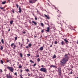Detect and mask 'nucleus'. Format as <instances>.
<instances>
[{
    "instance_id": "obj_52",
    "label": "nucleus",
    "mask_w": 78,
    "mask_h": 78,
    "mask_svg": "<svg viewBox=\"0 0 78 78\" xmlns=\"http://www.w3.org/2000/svg\"><path fill=\"white\" fill-rule=\"evenodd\" d=\"M68 70H72V69H69Z\"/></svg>"
},
{
    "instance_id": "obj_15",
    "label": "nucleus",
    "mask_w": 78,
    "mask_h": 78,
    "mask_svg": "<svg viewBox=\"0 0 78 78\" xmlns=\"http://www.w3.org/2000/svg\"><path fill=\"white\" fill-rule=\"evenodd\" d=\"M1 42H2V44H4V40L3 39H2L1 40Z\"/></svg>"
},
{
    "instance_id": "obj_58",
    "label": "nucleus",
    "mask_w": 78,
    "mask_h": 78,
    "mask_svg": "<svg viewBox=\"0 0 78 78\" xmlns=\"http://www.w3.org/2000/svg\"><path fill=\"white\" fill-rule=\"evenodd\" d=\"M28 76H30V74H29L28 75Z\"/></svg>"
},
{
    "instance_id": "obj_14",
    "label": "nucleus",
    "mask_w": 78,
    "mask_h": 78,
    "mask_svg": "<svg viewBox=\"0 0 78 78\" xmlns=\"http://www.w3.org/2000/svg\"><path fill=\"white\" fill-rule=\"evenodd\" d=\"M29 47H30V48H31V46H32V44H31L30 43L28 45Z\"/></svg>"
},
{
    "instance_id": "obj_23",
    "label": "nucleus",
    "mask_w": 78,
    "mask_h": 78,
    "mask_svg": "<svg viewBox=\"0 0 78 78\" xmlns=\"http://www.w3.org/2000/svg\"><path fill=\"white\" fill-rule=\"evenodd\" d=\"M56 67L55 66H54L53 65H52L50 66V67Z\"/></svg>"
},
{
    "instance_id": "obj_35",
    "label": "nucleus",
    "mask_w": 78,
    "mask_h": 78,
    "mask_svg": "<svg viewBox=\"0 0 78 78\" xmlns=\"http://www.w3.org/2000/svg\"><path fill=\"white\" fill-rule=\"evenodd\" d=\"M16 6L17 8H19V5H18V4H16Z\"/></svg>"
},
{
    "instance_id": "obj_1",
    "label": "nucleus",
    "mask_w": 78,
    "mask_h": 78,
    "mask_svg": "<svg viewBox=\"0 0 78 78\" xmlns=\"http://www.w3.org/2000/svg\"><path fill=\"white\" fill-rule=\"evenodd\" d=\"M68 61V59H66L65 58H63L62 60H61L60 62V64L61 66H65V64L67 63Z\"/></svg>"
},
{
    "instance_id": "obj_61",
    "label": "nucleus",
    "mask_w": 78,
    "mask_h": 78,
    "mask_svg": "<svg viewBox=\"0 0 78 78\" xmlns=\"http://www.w3.org/2000/svg\"><path fill=\"white\" fill-rule=\"evenodd\" d=\"M22 45H23V44H21V47H22Z\"/></svg>"
},
{
    "instance_id": "obj_24",
    "label": "nucleus",
    "mask_w": 78,
    "mask_h": 78,
    "mask_svg": "<svg viewBox=\"0 0 78 78\" xmlns=\"http://www.w3.org/2000/svg\"><path fill=\"white\" fill-rule=\"evenodd\" d=\"M25 70L26 71V72H28L30 70H29V69H26Z\"/></svg>"
},
{
    "instance_id": "obj_17",
    "label": "nucleus",
    "mask_w": 78,
    "mask_h": 78,
    "mask_svg": "<svg viewBox=\"0 0 78 78\" xmlns=\"http://www.w3.org/2000/svg\"><path fill=\"white\" fill-rule=\"evenodd\" d=\"M58 75L61 76V72H58Z\"/></svg>"
},
{
    "instance_id": "obj_37",
    "label": "nucleus",
    "mask_w": 78,
    "mask_h": 78,
    "mask_svg": "<svg viewBox=\"0 0 78 78\" xmlns=\"http://www.w3.org/2000/svg\"><path fill=\"white\" fill-rule=\"evenodd\" d=\"M36 57L38 58V57H39V55H36Z\"/></svg>"
},
{
    "instance_id": "obj_47",
    "label": "nucleus",
    "mask_w": 78,
    "mask_h": 78,
    "mask_svg": "<svg viewBox=\"0 0 78 78\" xmlns=\"http://www.w3.org/2000/svg\"><path fill=\"white\" fill-rule=\"evenodd\" d=\"M20 72L21 73H22V72H23V70H22V69H21L20 70Z\"/></svg>"
},
{
    "instance_id": "obj_59",
    "label": "nucleus",
    "mask_w": 78,
    "mask_h": 78,
    "mask_svg": "<svg viewBox=\"0 0 78 78\" xmlns=\"http://www.w3.org/2000/svg\"><path fill=\"white\" fill-rule=\"evenodd\" d=\"M41 67H44V66L43 65L41 66Z\"/></svg>"
},
{
    "instance_id": "obj_11",
    "label": "nucleus",
    "mask_w": 78,
    "mask_h": 78,
    "mask_svg": "<svg viewBox=\"0 0 78 78\" xmlns=\"http://www.w3.org/2000/svg\"><path fill=\"white\" fill-rule=\"evenodd\" d=\"M19 13H20L22 11V9H21V8L19 7Z\"/></svg>"
},
{
    "instance_id": "obj_20",
    "label": "nucleus",
    "mask_w": 78,
    "mask_h": 78,
    "mask_svg": "<svg viewBox=\"0 0 78 78\" xmlns=\"http://www.w3.org/2000/svg\"><path fill=\"white\" fill-rule=\"evenodd\" d=\"M6 1H4V2H2V5H5V4H6Z\"/></svg>"
},
{
    "instance_id": "obj_36",
    "label": "nucleus",
    "mask_w": 78,
    "mask_h": 78,
    "mask_svg": "<svg viewBox=\"0 0 78 78\" xmlns=\"http://www.w3.org/2000/svg\"><path fill=\"white\" fill-rule=\"evenodd\" d=\"M27 55L28 56H30V54H27Z\"/></svg>"
},
{
    "instance_id": "obj_63",
    "label": "nucleus",
    "mask_w": 78,
    "mask_h": 78,
    "mask_svg": "<svg viewBox=\"0 0 78 78\" xmlns=\"http://www.w3.org/2000/svg\"><path fill=\"white\" fill-rule=\"evenodd\" d=\"M40 78H42V77H40Z\"/></svg>"
},
{
    "instance_id": "obj_44",
    "label": "nucleus",
    "mask_w": 78,
    "mask_h": 78,
    "mask_svg": "<svg viewBox=\"0 0 78 78\" xmlns=\"http://www.w3.org/2000/svg\"><path fill=\"white\" fill-rule=\"evenodd\" d=\"M14 48H16V44L14 45Z\"/></svg>"
},
{
    "instance_id": "obj_8",
    "label": "nucleus",
    "mask_w": 78,
    "mask_h": 78,
    "mask_svg": "<svg viewBox=\"0 0 78 78\" xmlns=\"http://www.w3.org/2000/svg\"><path fill=\"white\" fill-rule=\"evenodd\" d=\"M32 23H33V24H34V25H37V22H35V21L34 20L32 21Z\"/></svg>"
},
{
    "instance_id": "obj_6",
    "label": "nucleus",
    "mask_w": 78,
    "mask_h": 78,
    "mask_svg": "<svg viewBox=\"0 0 78 78\" xmlns=\"http://www.w3.org/2000/svg\"><path fill=\"white\" fill-rule=\"evenodd\" d=\"M65 57L66 58V59H68V61L69 60V57L68 55V54H66L65 55Z\"/></svg>"
},
{
    "instance_id": "obj_9",
    "label": "nucleus",
    "mask_w": 78,
    "mask_h": 78,
    "mask_svg": "<svg viewBox=\"0 0 78 78\" xmlns=\"http://www.w3.org/2000/svg\"><path fill=\"white\" fill-rule=\"evenodd\" d=\"M47 30H46L45 31H47V32H49L50 31V27H48L47 28Z\"/></svg>"
},
{
    "instance_id": "obj_40",
    "label": "nucleus",
    "mask_w": 78,
    "mask_h": 78,
    "mask_svg": "<svg viewBox=\"0 0 78 78\" xmlns=\"http://www.w3.org/2000/svg\"><path fill=\"white\" fill-rule=\"evenodd\" d=\"M26 48H27V49L29 48V47L28 46H26Z\"/></svg>"
},
{
    "instance_id": "obj_45",
    "label": "nucleus",
    "mask_w": 78,
    "mask_h": 78,
    "mask_svg": "<svg viewBox=\"0 0 78 78\" xmlns=\"http://www.w3.org/2000/svg\"><path fill=\"white\" fill-rule=\"evenodd\" d=\"M36 66V63H35L33 65V66Z\"/></svg>"
},
{
    "instance_id": "obj_12",
    "label": "nucleus",
    "mask_w": 78,
    "mask_h": 78,
    "mask_svg": "<svg viewBox=\"0 0 78 78\" xmlns=\"http://www.w3.org/2000/svg\"><path fill=\"white\" fill-rule=\"evenodd\" d=\"M61 44L62 45H65V43L63 41H62L61 42Z\"/></svg>"
},
{
    "instance_id": "obj_3",
    "label": "nucleus",
    "mask_w": 78,
    "mask_h": 78,
    "mask_svg": "<svg viewBox=\"0 0 78 78\" xmlns=\"http://www.w3.org/2000/svg\"><path fill=\"white\" fill-rule=\"evenodd\" d=\"M7 69L9 70V71L11 72H13V71L14 70V68L12 67H11L9 66H7L6 67Z\"/></svg>"
},
{
    "instance_id": "obj_2",
    "label": "nucleus",
    "mask_w": 78,
    "mask_h": 78,
    "mask_svg": "<svg viewBox=\"0 0 78 78\" xmlns=\"http://www.w3.org/2000/svg\"><path fill=\"white\" fill-rule=\"evenodd\" d=\"M40 70L41 72H42L45 73H46L47 72V69L45 68H41L40 69Z\"/></svg>"
},
{
    "instance_id": "obj_38",
    "label": "nucleus",
    "mask_w": 78,
    "mask_h": 78,
    "mask_svg": "<svg viewBox=\"0 0 78 78\" xmlns=\"http://www.w3.org/2000/svg\"><path fill=\"white\" fill-rule=\"evenodd\" d=\"M73 73V72H72V71H71L70 73H69V74H72Z\"/></svg>"
},
{
    "instance_id": "obj_55",
    "label": "nucleus",
    "mask_w": 78,
    "mask_h": 78,
    "mask_svg": "<svg viewBox=\"0 0 78 78\" xmlns=\"http://www.w3.org/2000/svg\"><path fill=\"white\" fill-rule=\"evenodd\" d=\"M50 47H52V45L50 46Z\"/></svg>"
},
{
    "instance_id": "obj_29",
    "label": "nucleus",
    "mask_w": 78,
    "mask_h": 78,
    "mask_svg": "<svg viewBox=\"0 0 78 78\" xmlns=\"http://www.w3.org/2000/svg\"><path fill=\"white\" fill-rule=\"evenodd\" d=\"M41 25L42 27H43L44 26V24H43V23H41Z\"/></svg>"
},
{
    "instance_id": "obj_51",
    "label": "nucleus",
    "mask_w": 78,
    "mask_h": 78,
    "mask_svg": "<svg viewBox=\"0 0 78 78\" xmlns=\"http://www.w3.org/2000/svg\"><path fill=\"white\" fill-rule=\"evenodd\" d=\"M9 60H7L6 62H9Z\"/></svg>"
},
{
    "instance_id": "obj_13",
    "label": "nucleus",
    "mask_w": 78,
    "mask_h": 78,
    "mask_svg": "<svg viewBox=\"0 0 78 78\" xmlns=\"http://www.w3.org/2000/svg\"><path fill=\"white\" fill-rule=\"evenodd\" d=\"M64 41L66 43H69V41H67V40H66V39H64Z\"/></svg>"
},
{
    "instance_id": "obj_21",
    "label": "nucleus",
    "mask_w": 78,
    "mask_h": 78,
    "mask_svg": "<svg viewBox=\"0 0 78 78\" xmlns=\"http://www.w3.org/2000/svg\"><path fill=\"white\" fill-rule=\"evenodd\" d=\"M10 23L11 25L12 24V23H13V20H11L10 22Z\"/></svg>"
},
{
    "instance_id": "obj_34",
    "label": "nucleus",
    "mask_w": 78,
    "mask_h": 78,
    "mask_svg": "<svg viewBox=\"0 0 78 78\" xmlns=\"http://www.w3.org/2000/svg\"><path fill=\"white\" fill-rule=\"evenodd\" d=\"M14 75H16V76H17V72L15 73H14Z\"/></svg>"
},
{
    "instance_id": "obj_43",
    "label": "nucleus",
    "mask_w": 78,
    "mask_h": 78,
    "mask_svg": "<svg viewBox=\"0 0 78 78\" xmlns=\"http://www.w3.org/2000/svg\"><path fill=\"white\" fill-rule=\"evenodd\" d=\"M35 20H37V17H35Z\"/></svg>"
},
{
    "instance_id": "obj_48",
    "label": "nucleus",
    "mask_w": 78,
    "mask_h": 78,
    "mask_svg": "<svg viewBox=\"0 0 78 78\" xmlns=\"http://www.w3.org/2000/svg\"><path fill=\"white\" fill-rule=\"evenodd\" d=\"M76 44H78V40L76 41Z\"/></svg>"
},
{
    "instance_id": "obj_30",
    "label": "nucleus",
    "mask_w": 78,
    "mask_h": 78,
    "mask_svg": "<svg viewBox=\"0 0 78 78\" xmlns=\"http://www.w3.org/2000/svg\"><path fill=\"white\" fill-rule=\"evenodd\" d=\"M37 61H38V62H39V61H40V58H38L37 59Z\"/></svg>"
},
{
    "instance_id": "obj_19",
    "label": "nucleus",
    "mask_w": 78,
    "mask_h": 78,
    "mask_svg": "<svg viewBox=\"0 0 78 78\" xmlns=\"http://www.w3.org/2000/svg\"><path fill=\"white\" fill-rule=\"evenodd\" d=\"M20 55L21 56V58H23V55L22 54V53H20Z\"/></svg>"
},
{
    "instance_id": "obj_57",
    "label": "nucleus",
    "mask_w": 78,
    "mask_h": 78,
    "mask_svg": "<svg viewBox=\"0 0 78 78\" xmlns=\"http://www.w3.org/2000/svg\"><path fill=\"white\" fill-rule=\"evenodd\" d=\"M8 31H10V29H9V30H8Z\"/></svg>"
},
{
    "instance_id": "obj_42",
    "label": "nucleus",
    "mask_w": 78,
    "mask_h": 78,
    "mask_svg": "<svg viewBox=\"0 0 78 78\" xmlns=\"http://www.w3.org/2000/svg\"><path fill=\"white\" fill-rule=\"evenodd\" d=\"M44 30H42L41 31V33H44Z\"/></svg>"
},
{
    "instance_id": "obj_5",
    "label": "nucleus",
    "mask_w": 78,
    "mask_h": 78,
    "mask_svg": "<svg viewBox=\"0 0 78 78\" xmlns=\"http://www.w3.org/2000/svg\"><path fill=\"white\" fill-rule=\"evenodd\" d=\"M44 16L45 18H47V19H50L49 15H47L44 14Z\"/></svg>"
},
{
    "instance_id": "obj_4",
    "label": "nucleus",
    "mask_w": 78,
    "mask_h": 78,
    "mask_svg": "<svg viewBox=\"0 0 78 78\" xmlns=\"http://www.w3.org/2000/svg\"><path fill=\"white\" fill-rule=\"evenodd\" d=\"M29 2L30 3L33 4L36 2L37 1V0H29Z\"/></svg>"
},
{
    "instance_id": "obj_32",
    "label": "nucleus",
    "mask_w": 78,
    "mask_h": 78,
    "mask_svg": "<svg viewBox=\"0 0 78 78\" xmlns=\"http://www.w3.org/2000/svg\"><path fill=\"white\" fill-rule=\"evenodd\" d=\"M0 9H4V7H0Z\"/></svg>"
},
{
    "instance_id": "obj_64",
    "label": "nucleus",
    "mask_w": 78,
    "mask_h": 78,
    "mask_svg": "<svg viewBox=\"0 0 78 78\" xmlns=\"http://www.w3.org/2000/svg\"><path fill=\"white\" fill-rule=\"evenodd\" d=\"M13 49H15V48H13Z\"/></svg>"
},
{
    "instance_id": "obj_22",
    "label": "nucleus",
    "mask_w": 78,
    "mask_h": 78,
    "mask_svg": "<svg viewBox=\"0 0 78 78\" xmlns=\"http://www.w3.org/2000/svg\"><path fill=\"white\" fill-rule=\"evenodd\" d=\"M0 49V50H3V47L2 46H1Z\"/></svg>"
},
{
    "instance_id": "obj_31",
    "label": "nucleus",
    "mask_w": 78,
    "mask_h": 78,
    "mask_svg": "<svg viewBox=\"0 0 78 78\" xmlns=\"http://www.w3.org/2000/svg\"><path fill=\"white\" fill-rule=\"evenodd\" d=\"M15 41L17 40V37H16L15 38Z\"/></svg>"
},
{
    "instance_id": "obj_56",
    "label": "nucleus",
    "mask_w": 78,
    "mask_h": 78,
    "mask_svg": "<svg viewBox=\"0 0 78 78\" xmlns=\"http://www.w3.org/2000/svg\"><path fill=\"white\" fill-rule=\"evenodd\" d=\"M29 22L30 23H31V21H29Z\"/></svg>"
},
{
    "instance_id": "obj_41",
    "label": "nucleus",
    "mask_w": 78,
    "mask_h": 78,
    "mask_svg": "<svg viewBox=\"0 0 78 78\" xmlns=\"http://www.w3.org/2000/svg\"><path fill=\"white\" fill-rule=\"evenodd\" d=\"M27 42H30V40H29V39H27Z\"/></svg>"
},
{
    "instance_id": "obj_46",
    "label": "nucleus",
    "mask_w": 78,
    "mask_h": 78,
    "mask_svg": "<svg viewBox=\"0 0 78 78\" xmlns=\"http://www.w3.org/2000/svg\"><path fill=\"white\" fill-rule=\"evenodd\" d=\"M59 16H57V19H58V20H59V19H58V18L59 17Z\"/></svg>"
},
{
    "instance_id": "obj_62",
    "label": "nucleus",
    "mask_w": 78,
    "mask_h": 78,
    "mask_svg": "<svg viewBox=\"0 0 78 78\" xmlns=\"http://www.w3.org/2000/svg\"><path fill=\"white\" fill-rule=\"evenodd\" d=\"M36 37V36H34V37Z\"/></svg>"
},
{
    "instance_id": "obj_16",
    "label": "nucleus",
    "mask_w": 78,
    "mask_h": 78,
    "mask_svg": "<svg viewBox=\"0 0 78 78\" xmlns=\"http://www.w3.org/2000/svg\"><path fill=\"white\" fill-rule=\"evenodd\" d=\"M40 50H41V51H42L44 50V48L43 47H41L40 48Z\"/></svg>"
},
{
    "instance_id": "obj_18",
    "label": "nucleus",
    "mask_w": 78,
    "mask_h": 78,
    "mask_svg": "<svg viewBox=\"0 0 78 78\" xmlns=\"http://www.w3.org/2000/svg\"><path fill=\"white\" fill-rule=\"evenodd\" d=\"M0 62H1V63L2 64H3V63H4V62L2 60H1V61H0Z\"/></svg>"
},
{
    "instance_id": "obj_10",
    "label": "nucleus",
    "mask_w": 78,
    "mask_h": 78,
    "mask_svg": "<svg viewBox=\"0 0 78 78\" xmlns=\"http://www.w3.org/2000/svg\"><path fill=\"white\" fill-rule=\"evenodd\" d=\"M58 72H61V68H58Z\"/></svg>"
},
{
    "instance_id": "obj_54",
    "label": "nucleus",
    "mask_w": 78,
    "mask_h": 78,
    "mask_svg": "<svg viewBox=\"0 0 78 78\" xmlns=\"http://www.w3.org/2000/svg\"><path fill=\"white\" fill-rule=\"evenodd\" d=\"M19 45H20V44L21 43L20 42H19Z\"/></svg>"
},
{
    "instance_id": "obj_39",
    "label": "nucleus",
    "mask_w": 78,
    "mask_h": 78,
    "mask_svg": "<svg viewBox=\"0 0 78 78\" xmlns=\"http://www.w3.org/2000/svg\"><path fill=\"white\" fill-rule=\"evenodd\" d=\"M13 45H14V43H12L11 45V46H13Z\"/></svg>"
},
{
    "instance_id": "obj_27",
    "label": "nucleus",
    "mask_w": 78,
    "mask_h": 78,
    "mask_svg": "<svg viewBox=\"0 0 78 78\" xmlns=\"http://www.w3.org/2000/svg\"><path fill=\"white\" fill-rule=\"evenodd\" d=\"M54 44H58V42L57 41H55L54 42Z\"/></svg>"
},
{
    "instance_id": "obj_53",
    "label": "nucleus",
    "mask_w": 78,
    "mask_h": 78,
    "mask_svg": "<svg viewBox=\"0 0 78 78\" xmlns=\"http://www.w3.org/2000/svg\"><path fill=\"white\" fill-rule=\"evenodd\" d=\"M71 68H72V69H73V66H71Z\"/></svg>"
},
{
    "instance_id": "obj_28",
    "label": "nucleus",
    "mask_w": 78,
    "mask_h": 78,
    "mask_svg": "<svg viewBox=\"0 0 78 78\" xmlns=\"http://www.w3.org/2000/svg\"><path fill=\"white\" fill-rule=\"evenodd\" d=\"M22 66H19V69H21V68H22Z\"/></svg>"
},
{
    "instance_id": "obj_7",
    "label": "nucleus",
    "mask_w": 78,
    "mask_h": 78,
    "mask_svg": "<svg viewBox=\"0 0 78 78\" xmlns=\"http://www.w3.org/2000/svg\"><path fill=\"white\" fill-rule=\"evenodd\" d=\"M6 76L7 78H11V74H10V73H9L8 74H7Z\"/></svg>"
},
{
    "instance_id": "obj_49",
    "label": "nucleus",
    "mask_w": 78,
    "mask_h": 78,
    "mask_svg": "<svg viewBox=\"0 0 78 78\" xmlns=\"http://www.w3.org/2000/svg\"><path fill=\"white\" fill-rule=\"evenodd\" d=\"M26 33V32L25 31H24L23 32V34H25Z\"/></svg>"
},
{
    "instance_id": "obj_25",
    "label": "nucleus",
    "mask_w": 78,
    "mask_h": 78,
    "mask_svg": "<svg viewBox=\"0 0 78 78\" xmlns=\"http://www.w3.org/2000/svg\"><path fill=\"white\" fill-rule=\"evenodd\" d=\"M30 62H31V63H34V62H33V61H32V60H30Z\"/></svg>"
},
{
    "instance_id": "obj_60",
    "label": "nucleus",
    "mask_w": 78,
    "mask_h": 78,
    "mask_svg": "<svg viewBox=\"0 0 78 78\" xmlns=\"http://www.w3.org/2000/svg\"><path fill=\"white\" fill-rule=\"evenodd\" d=\"M17 63H18L17 65H18L19 64V62H18Z\"/></svg>"
},
{
    "instance_id": "obj_33",
    "label": "nucleus",
    "mask_w": 78,
    "mask_h": 78,
    "mask_svg": "<svg viewBox=\"0 0 78 78\" xmlns=\"http://www.w3.org/2000/svg\"><path fill=\"white\" fill-rule=\"evenodd\" d=\"M0 72L2 73V72H3V71L2 70V69H0Z\"/></svg>"
},
{
    "instance_id": "obj_50",
    "label": "nucleus",
    "mask_w": 78,
    "mask_h": 78,
    "mask_svg": "<svg viewBox=\"0 0 78 78\" xmlns=\"http://www.w3.org/2000/svg\"><path fill=\"white\" fill-rule=\"evenodd\" d=\"M12 12L13 13H14V11L13 10H12Z\"/></svg>"
},
{
    "instance_id": "obj_26",
    "label": "nucleus",
    "mask_w": 78,
    "mask_h": 78,
    "mask_svg": "<svg viewBox=\"0 0 78 78\" xmlns=\"http://www.w3.org/2000/svg\"><path fill=\"white\" fill-rule=\"evenodd\" d=\"M56 55H54V56H53V58H56Z\"/></svg>"
}]
</instances>
